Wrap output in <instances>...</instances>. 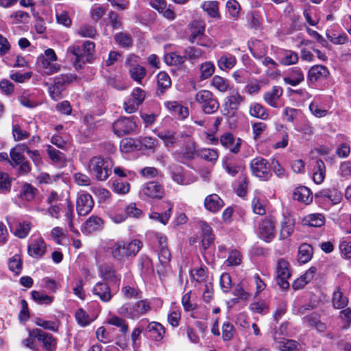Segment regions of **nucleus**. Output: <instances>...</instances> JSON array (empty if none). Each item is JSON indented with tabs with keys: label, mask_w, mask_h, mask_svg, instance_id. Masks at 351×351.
I'll return each instance as SVG.
<instances>
[{
	"label": "nucleus",
	"mask_w": 351,
	"mask_h": 351,
	"mask_svg": "<svg viewBox=\"0 0 351 351\" xmlns=\"http://www.w3.org/2000/svg\"><path fill=\"white\" fill-rule=\"evenodd\" d=\"M166 148L169 150L176 145L183 147L180 151L172 153L173 158L181 163L192 160L195 154V146L191 136L184 132L178 133L172 130H164L158 133Z\"/></svg>",
	"instance_id": "obj_1"
},
{
	"label": "nucleus",
	"mask_w": 351,
	"mask_h": 351,
	"mask_svg": "<svg viewBox=\"0 0 351 351\" xmlns=\"http://www.w3.org/2000/svg\"><path fill=\"white\" fill-rule=\"evenodd\" d=\"M143 243L138 239L131 241L120 240L112 242L108 250L111 256L119 261H125L130 257L135 256L142 248Z\"/></svg>",
	"instance_id": "obj_2"
},
{
	"label": "nucleus",
	"mask_w": 351,
	"mask_h": 351,
	"mask_svg": "<svg viewBox=\"0 0 351 351\" xmlns=\"http://www.w3.org/2000/svg\"><path fill=\"white\" fill-rule=\"evenodd\" d=\"M112 161L109 158L92 157L88 164L89 174L99 181L106 180L112 173Z\"/></svg>",
	"instance_id": "obj_3"
},
{
	"label": "nucleus",
	"mask_w": 351,
	"mask_h": 351,
	"mask_svg": "<svg viewBox=\"0 0 351 351\" xmlns=\"http://www.w3.org/2000/svg\"><path fill=\"white\" fill-rule=\"evenodd\" d=\"M250 51L255 58L259 60L263 65L268 68L266 71L267 76L274 79L280 75V71L276 69L278 63L272 58L266 56L267 48L262 42L256 41L250 48Z\"/></svg>",
	"instance_id": "obj_4"
},
{
	"label": "nucleus",
	"mask_w": 351,
	"mask_h": 351,
	"mask_svg": "<svg viewBox=\"0 0 351 351\" xmlns=\"http://www.w3.org/2000/svg\"><path fill=\"white\" fill-rule=\"evenodd\" d=\"M58 57L53 49L45 50L43 53L38 56L36 65L42 75H51L60 70L61 65L56 63Z\"/></svg>",
	"instance_id": "obj_5"
},
{
	"label": "nucleus",
	"mask_w": 351,
	"mask_h": 351,
	"mask_svg": "<svg viewBox=\"0 0 351 351\" xmlns=\"http://www.w3.org/2000/svg\"><path fill=\"white\" fill-rule=\"evenodd\" d=\"M151 310L150 303L147 300H141L134 303L123 304L118 309V313L128 319H136Z\"/></svg>",
	"instance_id": "obj_6"
},
{
	"label": "nucleus",
	"mask_w": 351,
	"mask_h": 351,
	"mask_svg": "<svg viewBox=\"0 0 351 351\" xmlns=\"http://www.w3.org/2000/svg\"><path fill=\"white\" fill-rule=\"evenodd\" d=\"M195 99L206 114L215 113L219 108L217 99L210 90H201L198 91L195 94Z\"/></svg>",
	"instance_id": "obj_7"
},
{
	"label": "nucleus",
	"mask_w": 351,
	"mask_h": 351,
	"mask_svg": "<svg viewBox=\"0 0 351 351\" xmlns=\"http://www.w3.org/2000/svg\"><path fill=\"white\" fill-rule=\"evenodd\" d=\"M76 78V75L72 74L60 75L54 78L53 84L47 83L51 97L55 101L61 99L64 85L73 82Z\"/></svg>",
	"instance_id": "obj_8"
},
{
	"label": "nucleus",
	"mask_w": 351,
	"mask_h": 351,
	"mask_svg": "<svg viewBox=\"0 0 351 351\" xmlns=\"http://www.w3.org/2000/svg\"><path fill=\"white\" fill-rule=\"evenodd\" d=\"M291 277V267L289 261L285 258L278 260L276 266V280L279 287L282 289L289 287L288 280Z\"/></svg>",
	"instance_id": "obj_9"
},
{
	"label": "nucleus",
	"mask_w": 351,
	"mask_h": 351,
	"mask_svg": "<svg viewBox=\"0 0 351 351\" xmlns=\"http://www.w3.org/2000/svg\"><path fill=\"white\" fill-rule=\"evenodd\" d=\"M168 171L173 182L180 185H189L194 182L196 178L178 165L172 164L168 167Z\"/></svg>",
	"instance_id": "obj_10"
},
{
	"label": "nucleus",
	"mask_w": 351,
	"mask_h": 351,
	"mask_svg": "<svg viewBox=\"0 0 351 351\" xmlns=\"http://www.w3.org/2000/svg\"><path fill=\"white\" fill-rule=\"evenodd\" d=\"M145 91L139 87L132 90L131 98L127 99L123 104V108L127 113L131 114L136 112L145 99Z\"/></svg>",
	"instance_id": "obj_11"
},
{
	"label": "nucleus",
	"mask_w": 351,
	"mask_h": 351,
	"mask_svg": "<svg viewBox=\"0 0 351 351\" xmlns=\"http://www.w3.org/2000/svg\"><path fill=\"white\" fill-rule=\"evenodd\" d=\"M250 169L252 175L261 180H267L270 176L268 162L262 157L252 159L250 163Z\"/></svg>",
	"instance_id": "obj_12"
},
{
	"label": "nucleus",
	"mask_w": 351,
	"mask_h": 351,
	"mask_svg": "<svg viewBox=\"0 0 351 351\" xmlns=\"http://www.w3.org/2000/svg\"><path fill=\"white\" fill-rule=\"evenodd\" d=\"M92 196L85 191H80L76 198V210L79 215L85 216L89 214L94 207Z\"/></svg>",
	"instance_id": "obj_13"
},
{
	"label": "nucleus",
	"mask_w": 351,
	"mask_h": 351,
	"mask_svg": "<svg viewBox=\"0 0 351 351\" xmlns=\"http://www.w3.org/2000/svg\"><path fill=\"white\" fill-rule=\"evenodd\" d=\"M165 193L163 186L157 182L152 181L143 184L140 195L145 198L162 199Z\"/></svg>",
	"instance_id": "obj_14"
},
{
	"label": "nucleus",
	"mask_w": 351,
	"mask_h": 351,
	"mask_svg": "<svg viewBox=\"0 0 351 351\" xmlns=\"http://www.w3.org/2000/svg\"><path fill=\"white\" fill-rule=\"evenodd\" d=\"M276 221L273 218L263 219L258 228V237L265 242H270L276 235Z\"/></svg>",
	"instance_id": "obj_15"
},
{
	"label": "nucleus",
	"mask_w": 351,
	"mask_h": 351,
	"mask_svg": "<svg viewBox=\"0 0 351 351\" xmlns=\"http://www.w3.org/2000/svg\"><path fill=\"white\" fill-rule=\"evenodd\" d=\"M136 128L134 117H121L113 124V130L118 136H122L133 132Z\"/></svg>",
	"instance_id": "obj_16"
},
{
	"label": "nucleus",
	"mask_w": 351,
	"mask_h": 351,
	"mask_svg": "<svg viewBox=\"0 0 351 351\" xmlns=\"http://www.w3.org/2000/svg\"><path fill=\"white\" fill-rule=\"evenodd\" d=\"M47 246L42 237H32L29 240L27 253L32 258H40L45 254Z\"/></svg>",
	"instance_id": "obj_17"
},
{
	"label": "nucleus",
	"mask_w": 351,
	"mask_h": 351,
	"mask_svg": "<svg viewBox=\"0 0 351 351\" xmlns=\"http://www.w3.org/2000/svg\"><path fill=\"white\" fill-rule=\"evenodd\" d=\"M319 204H326L328 206L335 205L341 202V195L335 189H324L319 191L315 195Z\"/></svg>",
	"instance_id": "obj_18"
},
{
	"label": "nucleus",
	"mask_w": 351,
	"mask_h": 351,
	"mask_svg": "<svg viewBox=\"0 0 351 351\" xmlns=\"http://www.w3.org/2000/svg\"><path fill=\"white\" fill-rule=\"evenodd\" d=\"M29 335L35 337L38 341L43 343V347L47 351L56 349V339L51 335L43 332L40 329L35 328L29 330Z\"/></svg>",
	"instance_id": "obj_19"
},
{
	"label": "nucleus",
	"mask_w": 351,
	"mask_h": 351,
	"mask_svg": "<svg viewBox=\"0 0 351 351\" xmlns=\"http://www.w3.org/2000/svg\"><path fill=\"white\" fill-rule=\"evenodd\" d=\"M138 57L135 55H130L126 60L127 64H130L129 75L130 77L138 84L142 83L143 79L145 77L147 71L145 67L139 64H133L130 62L137 61Z\"/></svg>",
	"instance_id": "obj_20"
},
{
	"label": "nucleus",
	"mask_w": 351,
	"mask_h": 351,
	"mask_svg": "<svg viewBox=\"0 0 351 351\" xmlns=\"http://www.w3.org/2000/svg\"><path fill=\"white\" fill-rule=\"evenodd\" d=\"M92 293L103 302H110L114 294L113 289H110L108 284L104 282H97L92 289Z\"/></svg>",
	"instance_id": "obj_21"
},
{
	"label": "nucleus",
	"mask_w": 351,
	"mask_h": 351,
	"mask_svg": "<svg viewBox=\"0 0 351 351\" xmlns=\"http://www.w3.org/2000/svg\"><path fill=\"white\" fill-rule=\"evenodd\" d=\"M220 143L224 148L229 149L232 154H237L240 151L242 140L240 138L235 140L232 134L226 132L221 136Z\"/></svg>",
	"instance_id": "obj_22"
},
{
	"label": "nucleus",
	"mask_w": 351,
	"mask_h": 351,
	"mask_svg": "<svg viewBox=\"0 0 351 351\" xmlns=\"http://www.w3.org/2000/svg\"><path fill=\"white\" fill-rule=\"evenodd\" d=\"M304 80V75L301 69L298 66H295L289 69L285 73L283 77V81L286 84L291 85L292 86H296L301 84Z\"/></svg>",
	"instance_id": "obj_23"
},
{
	"label": "nucleus",
	"mask_w": 351,
	"mask_h": 351,
	"mask_svg": "<svg viewBox=\"0 0 351 351\" xmlns=\"http://www.w3.org/2000/svg\"><path fill=\"white\" fill-rule=\"evenodd\" d=\"M328 75V69L325 66L317 64L310 68L307 80L311 84H313L318 81L326 79Z\"/></svg>",
	"instance_id": "obj_24"
},
{
	"label": "nucleus",
	"mask_w": 351,
	"mask_h": 351,
	"mask_svg": "<svg viewBox=\"0 0 351 351\" xmlns=\"http://www.w3.org/2000/svg\"><path fill=\"white\" fill-rule=\"evenodd\" d=\"M67 55L69 56L73 55L75 56L74 66L76 69L82 67V64H84L88 60V57L86 56L84 51L83 50L82 45H73L67 49Z\"/></svg>",
	"instance_id": "obj_25"
},
{
	"label": "nucleus",
	"mask_w": 351,
	"mask_h": 351,
	"mask_svg": "<svg viewBox=\"0 0 351 351\" xmlns=\"http://www.w3.org/2000/svg\"><path fill=\"white\" fill-rule=\"evenodd\" d=\"M101 277L106 282H110L117 286V290L119 288L121 282V276L117 274L114 269L110 265H101L99 267Z\"/></svg>",
	"instance_id": "obj_26"
},
{
	"label": "nucleus",
	"mask_w": 351,
	"mask_h": 351,
	"mask_svg": "<svg viewBox=\"0 0 351 351\" xmlns=\"http://www.w3.org/2000/svg\"><path fill=\"white\" fill-rule=\"evenodd\" d=\"M204 206L208 211L216 213L223 207L224 202L218 195L213 193L205 197Z\"/></svg>",
	"instance_id": "obj_27"
},
{
	"label": "nucleus",
	"mask_w": 351,
	"mask_h": 351,
	"mask_svg": "<svg viewBox=\"0 0 351 351\" xmlns=\"http://www.w3.org/2000/svg\"><path fill=\"white\" fill-rule=\"evenodd\" d=\"M295 221L291 215H284L280 222L279 237L280 239H287L293 234Z\"/></svg>",
	"instance_id": "obj_28"
},
{
	"label": "nucleus",
	"mask_w": 351,
	"mask_h": 351,
	"mask_svg": "<svg viewBox=\"0 0 351 351\" xmlns=\"http://www.w3.org/2000/svg\"><path fill=\"white\" fill-rule=\"evenodd\" d=\"M282 88L279 86H274L263 95L265 101L273 108H278V100L282 95Z\"/></svg>",
	"instance_id": "obj_29"
},
{
	"label": "nucleus",
	"mask_w": 351,
	"mask_h": 351,
	"mask_svg": "<svg viewBox=\"0 0 351 351\" xmlns=\"http://www.w3.org/2000/svg\"><path fill=\"white\" fill-rule=\"evenodd\" d=\"M267 202L266 197L262 193L256 191L252 201L253 212L259 215H265Z\"/></svg>",
	"instance_id": "obj_30"
},
{
	"label": "nucleus",
	"mask_w": 351,
	"mask_h": 351,
	"mask_svg": "<svg viewBox=\"0 0 351 351\" xmlns=\"http://www.w3.org/2000/svg\"><path fill=\"white\" fill-rule=\"evenodd\" d=\"M199 226L202 230V245L204 249H207L213 243L215 235L212 228L206 222L201 221Z\"/></svg>",
	"instance_id": "obj_31"
},
{
	"label": "nucleus",
	"mask_w": 351,
	"mask_h": 351,
	"mask_svg": "<svg viewBox=\"0 0 351 351\" xmlns=\"http://www.w3.org/2000/svg\"><path fill=\"white\" fill-rule=\"evenodd\" d=\"M293 198L305 204H309L313 201V195L308 188L300 186L294 190Z\"/></svg>",
	"instance_id": "obj_32"
},
{
	"label": "nucleus",
	"mask_w": 351,
	"mask_h": 351,
	"mask_svg": "<svg viewBox=\"0 0 351 351\" xmlns=\"http://www.w3.org/2000/svg\"><path fill=\"white\" fill-rule=\"evenodd\" d=\"M103 220L95 215L90 216L84 223L82 226V232L86 234H90L101 229L103 226Z\"/></svg>",
	"instance_id": "obj_33"
},
{
	"label": "nucleus",
	"mask_w": 351,
	"mask_h": 351,
	"mask_svg": "<svg viewBox=\"0 0 351 351\" xmlns=\"http://www.w3.org/2000/svg\"><path fill=\"white\" fill-rule=\"evenodd\" d=\"M317 269L315 267H310L303 275L296 279L292 284V287L295 290L302 289L308 284L315 276Z\"/></svg>",
	"instance_id": "obj_34"
},
{
	"label": "nucleus",
	"mask_w": 351,
	"mask_h": 351,
	"mask_svg": "<svg viewBox=\"0 0 351 351\" xmlns=\"http://www.w3.org/2000/svg\"><path fill=\"white\" fill-rule=\"evenodd\" d=\"M237 63L234 56L225 53L222 54L217 60V66L221 71H226L232 69Z\"/></svg>",
	"instance_id": "obj_35"
},
{
	"label": "nucleus",
	"mask_w": 351,
	"mask_h": 351,
	"mask_svg": "<svg viewBox=\"0 0 351 351\" xmlns=\"http://www.w3.org/2000/svg\"><path fill=\"white\" fill-rule=\"evenodd\" d=\"M302 223L311 227H321L325 223V217L322 213H312L304 217Z\"/></svg>",
	"instance_id": "obj_36"
},
{
	"label": "nucleus",
	"mask_w": 351,
	"mask_h": 351,
	"mask_svg": "<svg viewBox=\"0 0 351 351\" xmlns=\"http://www.w3.org/2000/svg\"><path fill=\"white\" fill-rule=\"evenodd\" d=\"M280 56V63L285 66L295 64L299 60L298 53L291 50L284 49Z\"/></svg>",
	"instance_id": "obj_37"
},
{
	"label": "nucleus",
	"mask_w": 351,
	"mask_h": 351,
	"mask_svg": "<svg viewBox=\"0 0 351 351\" xmlns=\"http://www.w3.org/2000/svg\"><path fill=\"white\" fill-rule=\"evenodd\" d=\"M243 101V98L238 91H232L226 97L225 106L228 109L236 110L239 108Z\"/></svg>",
	"instance_id": "obj_38"
},
{
	"label": "nucleus",
	"mask_w": 351,
	"mask_h": 351,
	"mask_svg": "<svg viewBox=\"0 0 351 351\" xmlns=\"http://www.w3.org/2000/svg\"><path fill=\"white\" fill-rule=\"evenodd\" d=\"M215 71V66L213 62L205 61L199 65V78L201 81L210 78Z\"/></svg>",
	"instance_id": "obj_39"
},
{
	"label": "nucleus",
	"mask_w": 351,
	"mask_h": 351,
	"mask_svg": "<svg viewBox=\"0 0 351 351\" xmlns=\"http://www.w3.org/2000/svg\"><path fill=\"white\" fill-rule=\"evenodd\" d=\"M313 256V247L307 243H302L298 249V261L300 263H308Z\"/></svg>",
	"instance_id": "obj_40"
},
{
	"label": "nucleus",
	"mask_w": 351,
	"mask_h": 351,
	"mask_svg": "<svg viewBox=\"0 0 351 351\" xmlns=\"http://www.w3.org/2000/svg\"><path fill=\"white\" fill-rule=\"evenodd\" d=\"M138 267L143 278L147 277L154 271L152 261L147 256H141L139 258Z\"/></svg>",
	"instance_id": "obj_41"
},
{
	"label": "nucleus",
	"mask_w": 351,
	"mask_h": 351,
	"mask_svg": "<svg viewBox=\"0 0 351 351\" xmlns=\"http://www.w3.org/2000/svg\"><path fill=\"white\" fill-rule=\"evenodd\" d=\"M204 25L199 21H194L191 23V35L189 37V40L192 43H195V41H197V39L204 34Z\"/></svg>",
	"instance_id": "obj_42"
},
{
	"label": "nucleus",
	"mask_w": 351,
	"mask_h": 351,
	"mask_svg": "<svg viewBox=\"0 0 351 351\" xmlns=\"http://www.w3.org/2000/svg\"><path fill=\"white\" fill-rule=\"evenodd\" d=\"M326 176V167L322 160H317L313 169V181L319 184L323 182Z\"/></svg>",
	"instance_id": "obj_43"
},
{
	"label": "nucleus",
	"mask_w": 351,
	"mask_h": 351,
	"mask_svg": "<svg viewBox=\"0 0 351 351\" xmlns=\"http://www.w3.org/2000/svg\"><path fill=\"white\" fill-rule=\"evenodd\" d=\"M66 208L65 210L64 217L66 219V223L69 226V228L71 232H73L75 234H79V232L77 230H76L74 228L73 226V218H74V214H73V206L69 198H66Z\"/></svg>",
	"instance_id": "obj_44"
},
{
	"label": "nucleus",
	"mask_w": 351,
	"mask_h": 351,
	"mask_svg": "<svg viewBox=\"0 0 351 351\" xmlns=\"http://www.w3.org/2000/svg\"><path fill=\"white\" fill-rule=\"evenodd\" d=\"M147 330L153 333V337L156 341H160L165 333V327L159 322H152L149 324Z\"/></svg>",
	"instance_id": "obj_45"
},
{
	"label": "nucleus",
	"mask_w": 351,
	"mask_h": 351,
	"mask_svg": "<svg viewBox=\"0 0 351 351\" xmlns=\"http://www.w3.org/2000/svg\"><path fill=\"white\" fill-rule=\"evenodd\" d=\"M201 8L212 18H217L219 16V2L217 1H204Z\"/></svg>",
	"instance_id": "obj_46"
},
{
	"label": "nucleus",
	"mask_w": 351,
	"mask_h": 351,
	"mask_svg": "<svg viewBox=\"0 0 351 351\" xmlns=\"http://www.w3.org/2000/svg\"><path fill=\"white\" fill-rule=\"evenodd\" d=\"M250 114L252 117L266 120L268 119L269 114L266 109L258 103H252L250 106Z\"/></svg>",
	"instance_id": "obj_47"
},
{
	"label": "nucleus",
	"mask_w": 351,
	"mask_h": 351,
	"mask_svg": "<svg viewBox=\"0 0 351 351\" xmlns=\"http://www.w3.org/2000/svg\"><path fill=\"white\" fill-rule=\"evenodd\" d=\"M223 167L226 173L232 177H235L237 175H245V168L242 164L227 162L223 165Z\"/></svg>",
	"instance_id": "obj_48"
},
{
	"label": "nucleus",
	"mask_w": 351,
	"mask_h": 351,
	"mask_svg": "<svg viewBox=\"0 0 351 351\" xmlns=\"http://www.w3.org/2000/svg\"><path fill=\"white\" fill-rule=\"evenodd\" d=\"M77 323L82 327H86L93 322L89 315L82 308H78L75 313Z\"/></svg>",
	"instance_id": "obj_49"
},
{
	"label": "nucleus",
	"mask_w": 351,
	"mask_h": 351,
	"mask_svg": "<svg viewBox=\"0 0 351 351\" xmlns=\"http://www.w3.org/2000/svg\"><path fill=\"white\" fill-rule=\"evenodd\" d=\"M158 89L163 93L165 90L169 88L171 85V80L169 75L163 71H160L157 75Z\"/></svg>",
	"instance_id": "obj_50"
},
{
	"label": "nucleus",
	"mask_w": 351,
	"mask_h": 351,
	"mask_svg": "<svg viewBox=\"0 0 351 351\" xmlns=\"http://www.w3.org/2000/svg\"><path fill=\"white\" fill-rule=\"evenodd\" d=\"M37 189L29 184H25L21 187L19 197L22 199L30 202L34 199Z\"/></svg>",
	"instance_id": "obj_51"
},
{
	"label": "nucleus",
	"mask_w": 351,
	"mask_h": 351,
	"mask_svg": "<svg viewBox=\"0 0 351 351\" xmlns=\"http://www.w3.org/2000/svg\"><path fill=\"white\" fill-rule=\"evenodd\" d=\"M348 303V300L344 297L341 289L337 287L333 293L332 304L336 308H343Z\"/></svg>",
	"instance_id": "obj_52"
},
{
	"label": "nucleus",
	"mask_w": 351,
	"mask_h": 351,
	"mask_svg": "<svg viewBox=\"0 0 351 351\" xmlns=\"http://www.w3.org/2000/svg\"><path fill=\"white\" fill-rule=\"evenodd\" d=\"M66 231L59 226L54 227L50 232L51 239L58 245H63L64 240L66 238Z\"/></svg>",
	"instance_id": "obj_53"
},
{
	"label": "nucleus",
	"mask_w": 351,
	"mask_h": 351,
	"mask_svg": "<svg viewBox=\"0 0 351 351\" xmlns=\"http://www.w3.org/2000/svg\"><path fill=\"white\" fill-rule=\"evenodd\" d=\"M171 214V208H169L164 213H157L155 211L151 212L149 214V218L153 221H158L163 225L167 224Z\"/></svg>",
	"instance_id": "obj_54"
},
{
	"label": "nucleus",
	"mask_w": 351,
	"mask_h": 351,
	"mask_svg": "<svg viewBox=\"0 0 351 351\" xmlns=\"http://www.w3.org/2000/svg\"><path fill=\"white\" fill-rule=\"evenodd\" d=\"M164 60L169 65H179L186 61V56H181L177 52H171L165 56Z\"/></svg>",
	"instance_id": "obj_55"
},
{
	"label": "nucleus",
	"mask_w": 351,
	"mask_h": 351,
	"mask_svg": "<svg viewBox=\"0 0 351 351\" xmlns=\"http://www.w3.org/2000/svg\"><path fill=\"white\" fill-rule=\"evenodd\" d=\"M116 43L121 47L128 48L132 45V38L130 34L119 32L114 36Z\"/></svg>",
	"instance_id": "obj_56"
},
{
	"label": "nucleus",
	"mask_w": 351,
	"mask_h": 351,
	"mask_svg": "<svg viewBox=\"0 0 351 351\" xmlns=\"http://www.w3.org/2000/svg\"><path fill=\"white\" fill-rule=\"evenodd\" d=\"M211 85L221 93L226 92L229 88V82L228 80L219 75H215L213 77Z\"/></svg>",
	"instance_id": "obj_57"
},
{
	"label": "nucleus",
	"mask_w": 351,
	"mask_h": 351,
	"mask_svg": "<svg viewBox=\"0 0 351 351\" xmlns=\"http://www.w3.org/2000/svg\"><path fill=\"white\" fill-rule=\"evenodd\" d=\"M242 262V255L240 252L237 250H232L229 252L228 258L225 261L224 264L228 267H235L239 265Z\"/></svg>",
	"instance_id": "obj_58"
},
{
	"label": "nucleus",
	"mask_w": 351,
	"mask_h": 351,
	"mask_svg": "<svg viewBox=\"0 0 351 351\" xmlns=\"http://www.w3.org/2000/svg\"><path fill=\"white\" fill-rule=\"evenodd\" d=\"M198 154L202 158L213 163H215L219 158L218 152L215 149L203 148L199 151Z\"/></svg>",
	"instance_id": "obj_59"
},
{
	"label": "nucleus",
	"mask_w": 351,
	"mask_h": 351,
	"mask_svg": "<svg viewBox=\"0 0 351 351\" xmlns=\"http://www.w3.org/2000/svg\"><path fill=\"white\" fill-rule=\"evenodd\" d=\"M32 298L37 304L46 305L50 304L54 299L53 297L49 296L38 291H32Z\"/></svg>",
	"instance_id": "obj_60"
},
{
	"label": "nucleus",
	"mask_w": 351,
	"mask_h": 351,
	"mask_svg": "<svg viewBox=\"0 0 351 351\" xmlns=\"http://www.w3.org/2000/svg\"><path fill=\"white\" fill-rule=\"evenodd\" d=\"M9 269L16 275H19L22 270V259L19 254H14L9 259Z\"/></svg>",
	"instance_id": "obj_61"
},
{
	"label": "nucleus",
	"mask_w": 351,
	"mask_h": 351,
	"mask_svg": "<svg viewBox=\"0 0 351 351\" xmlns=\"http://www.w3.org/2000/svg\"><path fill=\"white\" fill-rule=\"evenodd\" d=\"M226 8L230 17L234 19L239 17L241 6L237 0H228Z\"/></svg>",
	"instance_id": "obj_62"
},
{
	"label": "nucleus",
	"mask_w": 351,
	"mask_h": 351,
	"mask_svg": "<svg viewBox=\"0 0 351 351\" xmlns=\"http://www.w3.org/2000/svg\"><path fill=\"white\" fill-rule=\"evenodd\" d=\"M108 323L120 328L123 334H126L128 331V325L125 320L118 316L113 315L108 319Z\"/></svg>",
	"instance_id": "obj_63"
},
{
	"label": "nucleus",
	"mask_w": 351,
	"mask_h": 351,
	"mask_svg": "<svg viewBox=\"0 0 351 351\" xmlns=\"http://www.w3.org/2000/svg\"><path fill=\"white\" fill-rule=\"evenodd\" d=\"M339 318L341 320V328L347 330L351 326V309L346 308L339 313Z\"/></svg>",
	"instance_id": "obj_64"
}]
</instances>
